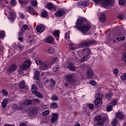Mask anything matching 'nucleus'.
<instances>
[{"label":"nucleus","mask_w":126,"mask_h":126,"mask_svg":"<svg viewBox=\"0 0 126 126\" xmlns=\"http://www.w3.org/2000/svg\"><path fill=\"white\" fill-rule=\"evenodd\" d=\"M87 21V19L85 18H83L80 19H77L76 22V28L81 31L82 33H85L91 28V26L89 24H84Z\"/></svg>","instance_id":"f257e3e1"},{"label":"nucleus","mask_w":126,"mask_h":126,"mask_svg":"<svg viewBox=\"0 0 126 126\" xmlns=\"http://www.w3.org/2000/svg\"><path fill=\"white\" fill-rule=\"evenodd\" d=\"M90 53H91V49H90V48H84L83 51V55H84V57L79 60V62L80 63H83V62L88 61L89 58H91Z\"/></svg>","instance_id":"f03ea898"},{"label":"nucleus","mask_w":126,"mask_h":126,"mask_svg":"<svg viewBox=\"0 0 126 126\" xmlns=\"http://www.w3.org/2000/svg\"><path fill=\"white\" fill-rule=\"evenodd\" d=\"M95 41L94 40H89L88 41L84 40L80 43V46H81V47H88V46L93 45V44H95Z\"/></svg>","instance_id":"7ed1b4c3"},{"label":"nucleus","mask_w":126,"mask_h":126,"mask_svg":"<svg viewBox=\"0 0 126 126\" xmlns=\"http://www.w3.org/2000/svg\"><path fill=\"white\" fill-rule=\"evenodd\" d=\"M30 112L29 113V116L30 117H34L35 115H37L38 113V108L37 107H31L29 109Z\"/></svg>","instance_id":"20e7f679"},{"label":"nucleus","mask_w":126,"mask_h":126,"mask_svg":"<svg viewBox=\"0 0 126 126\" xmlns=\"http://www.w3.org/2000/svg\"><path fill=\"white\" fill-rule=\"evenodd\" d=\"M96 96H97V97L94 101V104L96 107H99L102 105V98H101V94H96Z\"/></svg>","instance_id":"39448f33"},{"label":"nucleus","mask_w":126,"mask_h":126,"mask_svg":"<svg viewBox=\"0 0 126 126\" xmlns=\"http://www.w3.org/2000/svg\"><path fill=\"white\" fill-rule=\"evenodd\" d=\"M55 14L56 17H62V16H63L65 14V10L63 8L58 9Z\"/></svg>","instance_id":"423d86ee"},{"label":"nucleus","mask_w":126,"mask_h":126,"mask_svg":"<svg viewBox=\"0 0 126 126\" xmlns=\"http://www.w3.org/2000/svg\"><path fill=\"white\" fill-rule=\"evenodd\" d=\"M59 116L60 114L57 113H53L51 115V122L52 124H55V122H58L59 121Z\"/></svg>","instance_id":"0eeeda50"},{"label":"nucleus","mask_w":126,"mask_h":126,"mask_svg":"<svg viewBox=\"0 0 126 126\" xmlns=\"http://www.w3.org/2000/svg\"><path fill=\"white\" fill-rule=\"evenodd\" d=\"M30 66V61L27 60L25 62L20 66V69L23 70H25L27 68H29Z\"/></svg>","instance_id":"6e6552de"},{"label":"nucleus","mask_w":126,"mask_h":126,"mask_svg":"<svg viewBox=\"0 0 126 126\" xmlns=\"http://www.w3.org/2000/svg\"><path fill=\"white\" fill-rule=\"evenodd\" d=\"M17 68V65L16 64H12L8 68L7 71L9 73H12V72H14L16 70Z\"/></svg>","instance_id":"1a4fd4ad"},{"label":"nucleus","mask_w":126,"mask_h":126,"mask_svg":"<svg viewBox=\"0 0 126 126\" xmlns=\"http://www.w3.org/2000/svg\"><path fill=\"white\" fill-rule=\"evenodd\" d=\"M65 77L67 82H69L71 84H73L75 82V80L72 78V76L70 74L66 75Z\"/></svg>","instance_id":"9d476101"},{"label":"nucleus","mask_w":126,"mask_h":126,"mask_svg":"<svg viewBox=\"0 0 126 126\" xmlns=\"http://www.w3.org/2000/svg\"><path fill=\"white\" fill-rule=\"evenodd\" d=\"M44 41L48 44H53L55 42V38L52 35H49L47 37L45 38Z\"/></svg>","instance_id":"9b49d317"},{"label":"nucleus","mask_w":126,"mask_h":126,"mask_svg":"<svg viewBox=\"0 0 126 126\" xmlns=\"http://www.w3.org/2000/svg\"><path fill=\"white\" fill-rule=\"evenodd\" d=\"M87 78L89 79H93V76H94V72L93 70L91 69H88L87 71Z\"/></svg>","instance_id":"f8f14e48"},{"label":"nucleus","mask_w":126,"mask_h":126,"mask_svg":"<svg viewBox=\"0 0 126 126\" xmlns=\"http://www.w3.org/2000/svg\"><path fill=\"white\" fill-rule=\"evenodd\" d=\"M52 34L55 37L56 41H58V42H59V40L60 39V34H61V31L59 30H55L54 32H53Z\"/></svg>","instance_id":"ddd939ff"},{"label":"nucleus","mask_w":126,"mask_h":126,"mask_svg":"<svg viewBox=\"0 0 126 126\" xmlns=\"http://www.w3.org/2000/svg\"><path fill=\"white\" fill-rule=\"evenodd\" d=\"M16 17V13L14 11L10 12L8 19H9L10 21H14Z\"/></svg>","instance_id":"4468645a"},{"label":"nucleus","mask_w":126,"mask_h":126,"mask_svg":"<svg viewBox=\"0 0 126 126\" xmlns=\"http://www.w3.org/2000/svg\"><path fill=\"white\" fill-rule=\"evenodd\" d=\"M116 118L120 121H122L125 118V115L123 114V112L118 111L116 113Z\"/></svg>","instance_id":"2eb2a0df"},{"label":"nucleus","mask_w":126,"mask_h":126,"mask_svg":"<svg viewBox=\"0 0 126 126\" xmlns=\"http://www.w3.org/2000/svg\"><path fill=\"white\" fill-rule=\"evenodd\" d=\"M46 6L49 10H55L57 8V6L52 3H48Z\"/></svg>","instance_id":"dca6fc26"},{"label":"nucleus","mask_w":126,"mask_h":126,"mask_svg":"<svg viewBox=\"0 0 126 126\" xmlns=\"http://www.w3.org/2000/svg\"><path fill=\"white\" fill-rule=\"evenodd\" d=\"M28 10L29 13H30L32 15H35V14H36V10H35V9H34V8L31 6H29L28 7Z\"/></svg>","instance_id":"f3484780"},{"label":"nucleus","mask_w":126,"mask_h":126,"mask_svg":"<svg viewBox=\"0 0 126 126\" xmlns=\"http://www.w3.org/2000/svg\"><path fill=\"white\" fill-rule=\"evenodd\" d=\"M36 30L38 33H42L45 31V27L43 25H40L36 28Z\"/></svg>","instance_id":"a211bd4d"},{"label":"nucleus","mask_w":126,"mask_h":126,"mask_svg":"<svg viewBox=\"0 0 126 126\" xmlns=\"http://www.w3.org/2000/svg\"><path fill=\"white\" fill-rule=\"evenodd\" d=\"M113 92H109L107 94L104 95L105 99H107L108 101H110L112 99V97L113 96Z\"/></svg>","instance_id":"6ab92c4d"},{"label":"nucleus","mask_w":126,"mask_h":126,"mask_svg":"<svg viewBox=\"0 0 126 126\" xmlns=\"http://www.w3.org/2000/svg\"><path fill=\"white\" fill-rule=\"evenodd\" d=\"M19 86L20 87V88L21 89H25L26 90H28V88H27L25 85V82L24 81H21L19 84Z\"/></svg>","instance_id":"aec40b11"},{"label":"nucleus","mask_w":126,"mask_h":126,"mask_svg":"<svg viewBox=\"0 0 126 126\" xmlns=\"http://www.w3.org/2000/svg\"><path fill=\"white\" fill-rule=\"evenodd\" d=\"M46 51L48 54H50L51 55L55 54V52H56L55 48H54L53 47H48Z\"/></svg>","instance_id":"412c9836"},{"label":"nucleus","mask_w":126,"mask_h":126,"mask_svg":"<svg viewBox=\"0 0 126 126\" xmlns=\"http://www.w3.org/2000/svg\"><path fill=\"white\" fill-rule=\"evenodd\" d=\"M67 68L71 71H75V66H74V64L71 63H69L68 64Z\"/></svg>","instance_id":"4be33fe9"},{"label":"nucleus","mask_w":126,"mask_h":126,"mask_svg":"<svg viewBox=\"0 0 126 126\" xmlns=\"http://www.w3.org/2000/svg\"><path fill=\"white\" fill-rule=\"evenodd\" d=\"M112 3V0H102L101 4L103 5H110Z\"/></svg>","instance_id":"5701e85b"},{"label":"nucleus","mask_w":126,"mask_h":126,"mask_svg":"<svg viewBox=\"0 0 126 126\" xmlns=\"http://www.w3.org/2000/svg\"><path fill=\"white\" fill-rule=\"evenodd\" d=\"M39 67L40 69H42V70H45V69H47V67H48V64L44 62H42L40 64Z\"/></svg>","instance_id":"b1692460"},{"label":"nucleus","mask_w":126,"mask_h":126,"mask_svg":"<svg viewBox=\"0 0 126 126\" xmlns=\"http://www.w3.org/2000/svg\"><path fill=\"white\" fill-rule=\"evenodd\" d=\"M7 102H8V99L7 98H4L1 103L2 108H5L7 105Z\"/></svg>","instance_id":"393cba45"},{"label":"nucleus","mask_w":126,"mask_h":126,"mask_svg":"<svg viewBox=\"0 0 126 126\" xmlns=\"http://www.w3.org/2000/svg\"><path fill=\"white\" fill-rule=\"evenodd\" d=\"M32 100L26 99L24 101L23 104L26 105V106H29V105L32 104Z\"/></svg>","instance_id":"a878e982"},{"label":"nucleus","mask_w":126,"mask_h":126,"mask_svg":"<svg viewBox=\"0 0 126 126\" xmlns=\"http://www.w3.org/2000/svg\"><path fill=\"white\" fill-rule=\"evenodd\" d=\"M32 92L33 94H35V93L38 92V88H37V86L33 85L32 87Z\"/></svg>","instance_id":"bb28decb"},{"label":"nucleus","mask_w":126,"mask_h":126,"mask_svg":"<svg viewBox=\"0 0 126 126\" xmlns=\"http://www.w3.org/2000/svg\"><path fill=\"white\" fill-rule=\"evenodd\" d=\"M34 77L35 80L40 79V72L39 71H35L34 73Z\"/></svg>","instance_id":"cd10ccee"},{"label":"nucleus","mask_w":126,"mask_h":126,"mask_svg":"<svg viewBox=\"0 0 126 126\" xmlns=\"http://www.w3.org/2000/svg\"><path fill=\"white\" fill-rule=\"evenodd\" d=\"M59 107L57 102H52L50 104V108L51 109H57Z\"/></svg>","instance_id":"c85d7f7f"},{"label":"nucleus","mask_w":126,"mask_h":126,"mask_svg":"<svg viewBox=\"0 0 126 126\" xmlns=\"http://www.w3.org/2000/svg\"><path fill=\"white\" fill-rule=\"evenodd\" d=\"M60 68L61 66L60 64L55 65L53 67V70L54 72H57V71H59Z\"/></svg>","instance_id":"c756f323"},{"label":"nucleus","mask_w":126,"mask_h":126,"mask_svg":"<svg viewBox=\"0 0 126 126\" xmlns=\"http://www.w3.org/2000/svg\"><path fill=\"white\" fill-rule=\"evenodd\" d=\"M94 121H95V122L102 121V116L101 115L95 116L94 118Z\"/></svg>","instance_id":"7c9ffc66"},{"label":"nucleus","mask_w":126,"mask_h":126,"mask_svg":"<svg viewBox=\"0 0 126 126\" xmlns=\"http://www.w3.org/2000/svg\"><path fill=\"white\" fill-rule=\"evenodd\" d=\"M104 125V122H102V121H97L96 123H94V126H101Z\"/></svg>","instance_id":"2f4dec72"},{"label":"nucleus","mask_w":126,"mask_h":126,"mask_svg":"<svg viewBox=\"0 0 126 126\" xmlns=\"http://www.w3.org/2000/svg\"><path fill=\"white\" fill-rule=\"evenodd\" d=\"M5 37V32L4 31H0V39H4Z\"/></svg>","instance_id":"473e14b6"},{"label":"nucleus","mask_w":126,"mask_h":126,"mask_svg":"<svg viewBox=\"0 0 126 126\" xmlns=\"http://www.w3.org/2000/svg\"><path fill=\"white\" fill-rule=\"evenodd\" d=\"M111 125L112 126H116L118 125V120L116 118L113 119L111 122Z\"/></svg>","instance_id":"72a5a7b5"},{"label":"nucleus","mask_w":126,"mask_h":126,"mask_svg":"<svg viewBox=\"0 0 126 126\" xmlns=\"http://www.w3.org/2000/svg\"><path fill=\"white\" fill-rule=\"evenodd\" d=\"M113 110V106L110 103L106 106V111L107 112H111Z\"/></svg>","instance_id":"f704fd0d"},{"label":"nucleus","mask_w":126,"mask_h":126,"mask_svg":"<svg viewBox=\"0 0 126 126\" xmlns=\"http://www.w3.org/2000/svg\"><path fill=\"white\" fill-rule=\"evenodd\" d=\"M105 18H106V15H105V14L102 13L100 15V19L101 22H103V21H105Z\"/></svg>","instance_id":"c9c22d12"},{"label":"nucleus","mask_w":126,"mask_h":126,"mask_svg":"<svg viewBox=\"0 0 126 126\" xmlns=\"http://www.w3.org/2000/svg\"><path fill=\"white\" fill-rule=\"evenodd\" d=\"M41 15L42 17L46 18V17H47V16H48V12H47L46 11H44L42 12Z\"/></svg>","instance_id":"e433bc0d"},{"label":"nucleus","mask_w":126,"mask_h":126,"mask_svg":"<svg viewBox=\"0 0 126 126\" xmlns=\"http://www.w3.org/2000/svg\"><path fill=\"white\" fill-rule=\"evenodd\" d=\"M34 95L38 98H43V95L40 93V92H37L34 94Z\"/></svg>","instance_id":"4c0bfd02"},{"label":"nucleus","mask_w":126,"mask_h":126,"mask_svg":"<svg viewBox=\"0 0 126 126\" xmlns=\"http://www.w3.org/2000/svg\"><path fill=\"white\" fill-rule=\"evenodd\" d=\"M28 29V26L27 25H24L23 26H22V27L21 29V30H22L23 31H26V30H27V29Z\"/></svg>","instance_id":"58836bf2"},{"label":"nucleus","mask_w":126,"mask_h":126,"mask_svg":"<svg viewBox=\"0 0 126 126\" xmlns=\"http://www.w3.org/2000/svg\"><path fill=\"white\" fill-rule=\"evenodd\" d=\"M69 39H70V37L69 36V34L68 33V32H66L65 34L64 40L65 41L66 40H69Z\"/></svg>","instance_id":"ea45409f"},{"label":"nucleus","mask_w":126,"mask_h":126,"mask_svg":"<svg viewBox=\"0 0 126 126\" xmlns=\"http://www.w3.org/2000/svg\"><path fill=\"white\" fill-rule=\"evenodd\" d=\"M43 62L40 59H35V63L36 64H41Z\"/></svg>","instance_id":"a19ab883"},{"label":"nucleus","mask_w":126,"mask_h":126,"mask_svg":"<svg viewBox=\"0 0 126 126\" xmlns=\"http://www.w3.org/2000/svg\"><path fill=\"white\" fill-rule=\"evenodd\" d=\"M88 107H89V109H90V110H93L94 108V105L92 103H89L88 104Z\"/></svg>","instance_id":"79ce46f5"},{"label":"nucleus","mask_w":126,"mask_h":126,"mask_svg":"<svg viewBox=\"0 0 126 126\" xmlns=\"http://www.w3.org/2000/svg\"><path fill=\"white\" fill-rule=\"evenodd\" d=\"M120 5H124L126 4V0H120L119 1Z\"/></svg>","instance_id":"37998d69"},{"label":"nucleus","mask_w":126,"mask_h":126,"mask_svg":"<svg viewBox=\"0 0 126 126\" xmlns=\"http://www.w3.org/2000/svg\"><path fill=\"white\" fill-rule=\"evenodd\" d=\"M81 2L83 6H88V5H89V3L88 2V1H84L83 2Z\"/></svg>","instance_id":"c03bdc74"},{"label":"nucleus","mask_w":126,"mask_h":126,"mask_svg":"<svg viewBox=\"0 0 126 126\" xmlns=\"http://www.w3.org/2000/svg\"><path fill=\"white\" fill-rule=\"evenodd\" d=\"M31 3L32 6H36V5L38 4L37 1H35L34 0L31 1Z\"/></svg>","instance_id":"a18cd8bd"},{"label":"nucleus","mask_w":126,"mask_h":126,"mask_svg":"<svg viewBox=\"0 0 126 126\" xmlns=\"http://www.w3.org/2000/svg\"><path fill=\"white\" fill-rule=\"evenodd\" d=\"M117 99H114L112 101V102H111L110 103H109L110 105H111L113 107H114V106H116V104H117Z\"/></svg>","instance_id":"49530a36"},{"label":"nucleus","mask_w":126,"mask_h":126,"mask_svg":"<svg viewBox=\"0 0 126 126\" xmlns=\"http://www.w3.org/2000/svg\"><path fill=\"white\" fill-rule=\"evenodd\" d=\"M122 60L124 63H126V52L123 54L122 56Z\"/></svg>","instance_id":"de8ad7c7"},{"label":"nucleus","mask_w":126,"mask_h":126,"mask_svg":"<svg viewBox=\"0 0 126 126\" xmlns=\"http://www.w3.org/2000/svg\"><path fill=\"white\" fill-rule=\"evenodd\" d=\"M29 2L26 0H24L23 1H20V4H28Z\"/></svg>","instance_id":"09e8293b"},{"label":"nucleus","mask_w":126,"mask_h":126,"mask_svg":"<svg viewBox=\"0 0 126 126\" xmlns=\"http://www.w3.org/2000/svg\"><path fill=\"white\" fill-rule=\"evenodd\" d=\"M50 114V111L45 110L42 113V116H47V115H49Z\"/></svg>","instance_id":"8fccbe9b"},{"label":"nucleus","mask_w":126,"mask_h":126,"mask_svg":"<svg viewBox=\"0 0 126 126\" xmlns=\"http://www.w3.org/2000/svg\"><path fill=\"white\" fill-rule=\"evenodd\" d=\"M118 18L119 19H120V20H123V19H124V18H125V15H124L123 14H119L118 16Z\"/></svg>","instance_id":"3c124183"},{"label":"nucleus","mask_w":126,"mask_h":126,"mask_svg":"<svg viewBox=\"0 0 126 126\" xmlns=\"http://www.w3.org/2000/svg\"><path fill=\"white\" fill-rule=\"evenodd\" d=\"M52 99L53 101H57V100H59V97L56 95H53L52 96Z\"/></svg>","instance_id":"603ef678"},{"label":"nucleus","mask_w":126,"mask_h":126,"mask_svg":"<svg viewBox=\"0 0 126 126\" xmlns=\"http://www.w3.org/2000/svg\"><path fill=\"white\" fill-rule=\"evenodd\" d=\"M121 79H122V80H126V73H124L121 76Z\"/></svg>","instance_id":"864d4df0"},{"label":"nucleus","mask_w":126,"mask_h":126,"mask_svg":"<svg viewBox=\"0 0 126 126\" xmlns=\"http://www.w3.org/2000/svg\"><path fill=\"white\" fill-rule=\"evenodd\" d=\"M2 93L4 96H7L8 95V93L5 90H2Z\"/></svg>","instance_id":"5fc2aeb1"},{"label":"nucleus","mask_w":126,"mask_h":126,"mask_svg":"<svg viewBox=\"0 0 126 126\" xmlns=\"http://www.w3.org/2000/svg\"><path fill=\"white\" fill-rule=\"evenodd\" d=\"M93 1L97 4L98 3H102V0H93Z\"/></svg>","instance_id":"6e6d98bb"},{"label":"nucleus","mask_w":126,"mask_h":126,"mask_svg":"<svg viewBox=\"0 0 126 126\" xmlns=\"http://www.w3.org/2000/svg\"><path fill=\"white\" fill-rule=\"evenodd\" d=\"M12 109H13V110H17V109L18 108V104H14L12 106Z\"/></svg>","instance_id":"4d7b16f0"},{"label":"nucleus","mask_w":126,"mask_h":126,"mask_svg":"<svg viewBox=\"0 0 126 126\" xmlns=\"http://www.w3.org/2000/svg\"><path fill=\"white\" fill-rule=\"evenodd\" d=\"M90 84L93 86L96 85V83L94 81L92 80L90 81Z\"/></svg>","instance_id":"13d9d810"},{"label":"nucleus","mask_w":126,"mask_h":126,"mask_svg":"<svg viewBox=\"0 0 126 126\" xmlns=\"http://www.w3.org/2000/svg\"><path fill=\"white\" fill-rule=\"evenodd\" d=\"M50 81L53 86H54V85H56V81L55 80H54L53 79H51L50 80Z\"/></svg>","instance_id":"bf43d9fd"},{"label":"nucleus","mask_w":126,"mask_h":126,"mask_svg":"<svg viewBox=\"0 0 126 126\" xmlns=\"http://www.w3.org/2000/svg\"><path fill=\"white\" fill-rule=\"evenodd\" d=\"M107 121V117H103L102 118L101 117V122L103 123H105Z\"/></svg>","instance_id":"052dcab7"},{"label":"nucleus","mask_w":126,"mask_h":126,"mask_svg":"<svg viewBox=\"0 0 126 126\" xmlns=\"http://www.w3.org/2000/svg\"><path fill=\"white\" fill-rule=\"evenodd\" d=\"M15 3H16V1H15V0H11L10 4H12V5H14Z\"/></svg>","instance_id":"680f3d73"},{"label":"nucleus","mask_w":126,"mask_h":126,"mask_svg":"<svg viewBox=\"0 0 126 126\" xmlns=\"http://www.w3.org/2000/svg\"><path fill=\"white\" fill-rule=\"evenodd\" d=\"M114 74H116V75H118V74L119 73V70H118V69H115L114 70Z\"/></svg>","instance_id":"e2e57ef3"},{"label":"nucleus","mask_w":126,"mask_h":126,"mask_svg":"<svg viewBox=\"0 0 126 126\" xmlns=\"http://www.w3.org/2000/svg\"><path fill=\"white\" fill-rule=\"evenodd\" d=\"M57 62V58H54L52 60V63H55Z\"/></svg>","instance_id":"0e129e2a"},{"label":"nucleus","mask_w":126,"mask_h":126,"mask_svg":"<svg viewBox=\"0 0 126 126\" xmlns=\"http://www.w3.org/2000/svg\"><path fill=\"white\" fill-rule=\"evenodd\" d=\"M20 17L21 19H24V15L23 14V13H20Z\"/></svg>","instance_id":"69168bd1"},{"label":"nucleus","mask_w":126,"mask_h":126,"mask_svg":"<svg viewBox=\"0 0 126 126\" xmlns=\"http://www.w3.org/2000/svg\"><path fill=\"white\" fill-rule=\"evenodd\" d=\"M34 102H35V103H39L40 99L38 98H35V99H34Z\"/></svg>","instance_id":"338daca9"},{"label":"nucleus","mask_w":126,"mask_h":126,"mask_svg":"<svg viewBox=\"0 0 126 126\" xmlns=\"http://www.w3.org/2000/svg\"><path fill=\"white\" fill-rule=\"evenodd\" d=\"M18 40H19L20 41V42H21L22 43V42H23V38H22L21 37H19Z\"/></svg>","instance_id":"774afa93"}]
</instances>
